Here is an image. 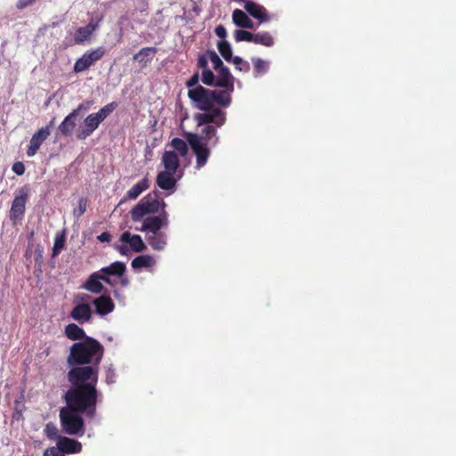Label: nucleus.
I'll return each instance as SVG.
<instances>
[{
    "label": "nucleus",
    "instance_id": "obj_1",
    "mask_svg": "<svg viewBox=\"0 0 456 456\" xmlns=\"http://www.w3.org/2000/svg\"><path fill=\"white\" fill-rule=\"evenodd\" d=\"M70 389L65 395L67 407L60 411L63 430L70 436L83 435L84 420L79 412L93 417L97 402L96 384L98 369L93 366H80L68 373Z\"/></svg>",
    "mask_w": 456,
    "mask_h": 456
},
{
    "label": "nucleus",
    "instance_id": "obj_2",
    "mask_svg": "<svg viewBox=\"0 0 456 456\" xmlns=\"http://www.w3.org/2000/svg\"><path fill=\"white\" fill-rule=\"evenodd\" d=\"M102 356V347L94 339L86 338L85 341L74 344L70 348L68 362L72 364L99 362Z\"/></svg>",
    "mask_w": 456,
    "mask_h": 456
},
{
    "label": "nucleus",
    "instance_id": "obj_3",
    "mask_svg": "<svg viewBox=\"0 0 456 456\" xmlns=\"http://www.w3.org/2000/svg\"><path fill=\"white\" fill-rule=\"evenodd\" d=\"M117 104L110 102L98 112L88 115L83 124L77 129V137L79 140H85L95 131L100 124L116 109Z\"/></svg>",
    "mask_w": 456,
    "mask_h": 456
},
{
    "label": "nucleus",
    "instance_id": "obj_4",
    "mask_svg": "<svg viewBox=\"0 0 456 456\" xmlns=\"http://www.w3.org/2000/svg\"><path fill=\"white\" fill-rule=\"evenodd\" d=\"M165 206V202H160L155 196L149 194L143 197L131 210L132 220L134 222L142 221L145 216L157 213L160 208H164Z\"/></svg>",
    "mask_w": 456,
    "mask_h": 456
},
{
    "label": "nucleus",
    "instance_id": "obj_5",
    "mask_svg": "<svg viewBox=\"0 0 456 456\" xmlns=\"http://www.w3.org/2000/svg\"><path fill=\"white\" fill-rule=\"evenodd\" d=\"M185 136L196 155V167L201 168L206 165L210 155V151L207 148L206 142L200 134L187 133Z\"/></svg>",
    "mask_w": 456,
    "mask_h": 456
},
{
    "label": "nucleus",
    "instance_id": "obj_6",
    "mask_svg": "<svg viewBox=\"0 0 456 456\" xmlns=\"http://www.w3.org/2000/svg\"><path fill=\"white\" fill-rule=\"evenodd\" d=\"M188 96L200 110H210L214 107L213 91L206 89L201 86L190 89Z\"/></svg>",
    "mask_w": 456,
    "mask_h": 456
},
{
    "label": "nucleus",
    "instance_id": "obj_7",
    "mask_svg": "<svg viewBox=\"0 0 456 456\" xmlns=\"http://www.w3.org/2000/svg\"><path fill=\"white\" fill-rule=\"evenodd\" d=\"M168 224V216L167 212H162L159 216H151L142 220V226L135 228V230L146 232V235L150 233H155L161 232L160 229Z\"/></svg>",
    "mask_w": 456,
    "mask_h": 456
},
{
    "label": "nucleus",
    "instance_id": "obj_8",
    "mask_svg": "<svg viewBox=\"0 0 456 456\" xmlns=\"http://www.w3.org/2000/svg\"><path fill=\"white\" fill-rule=\"evenodd\" d=\"M206 111L205 113H198L194 116L199 126L205 124H215L217 126H222L225 123V113L220 110L212 108L210 110Z\"/></svg>",
    "mask_w": 456,
    "mask_h": 456
},
{
    "label": "nucleus",
    "instance_id": "obj_9",
    "mask_svg": "<svg viewBox=\"0 0 456 456\" xmlns=\"http://www.w3.org/2000/svg\"><path fill=\"white\" fill-rule=\"evenodd\" d=\"M53 120L50 122L49 126L40 128L32 135L29 142V145L27 150V155L28 157L35 156L43 142L48 138V136L51 134V126H53Z\"/></svg>",
    "mask_w": 456,
    "mask_h": 456
},
{
    "label": "nucleus",
    "instance_id": "obj_10",
    "mask_svg": "<svg viewBox=\"0 0 456 456\" xmlns=\"http://www.w3.org/2000/svg\"><path fill=\"white\" fill-rule=\"evenodd\" d=\"M104 54V51L102 48L86 53L81 58H79L75 65L74 71L78 73L85 71L91 67L96 61L100 60Z\"/></svg>",
    "mask_w": 456,
    "mask_h": 456
},
{
    "label": "nucleus",
    "instance_id": "obj_11",
    "mask_svg": "<svg viewBox=\"0 0 456 456\" xmlns=\"http://www.w3.org/2000/svg\"><path fill=\"white\" fill-rule=\"evenodd\" d=\"M92 310L88 304L78 303L71 311L70 316L78 322H86L90 320Z\"/></svg>",
    "mask_w": 456,
    "mask_h": 456
},
{
    "label": "nucleus",
    "instance_id": "obj_12",
    "mask_svg": "<svg viewBox=\"0 0 456 456\" xmlns=\"http://www.w3.org/2000/svg\"><path fill=\"white\" fill-rule=\"evenodd\" d=\"M175 175V173L167 170L159 173L157 176L158 186L166 191L174 190L176 183Z\"/></svg>",
    "mask_w": 456,
    "mask_h": 456
},
{
    "label": "nucleus",
    "instance_id": "obj_13",
    "mask_svg": "<svg viewBox=\"0 0 456 456\" xmlns=\"http://www.w3.org/2000/svg\"><path fill=\"white\" fill-rule=\"evenodd\" d=\"M120 241L128 243L131 248L135 252H142L146 248L141 236L137 234H131L129 232L122 233Z\"/></svg>",
    "mask_w": 456,
    "mask_h": 456
},
{
    "label": "nucleus",
    "instance_id": "obj_14",
    "mask_svg": "<svg viewBox=\"0 0 456 456\" xmlns=\"http://www.w3.org/2000/svg\"><path fill=\"white\" fill-rule=\"evenodd\" d=\"M101 280L110 282V280L105 275H100L98 273H93L88 281L84 285V288L93 293H100L102 290V284L101 283Z\"/></svg>",
    "mask_w": 456,
    "mask_h": 456
},
{
    "label": "nucleus",
    "instance_id": "obj_15",
    "mask_svg": "<svg viewBox=\"0 0 456 456\" xmlns=\"http://www.w3.org/2000/svg\"><path fill=\"white\" fill-rule=\"evenodd\" d=\"M96 313L101 315H105L111 313L114 309V303L110 297L102 296L93 301Z\"/></svg>",
    "mask_w": 456,
    "mask_h": 456
},
{
    "label": "nucleus",
    "instance_id": "obj_16",
    "mask_svg": "<svg viewBox=\"0 0 456 456\" xmlns=\"http://www.w3.org/2000/svg\"><path fill=\"white\" fill-rule=\"evenodd\" d=\"M232 22L239 28H252L254 27L253 20L248 17V15L242 10L236 9L233 11L232 15Z\"/></svg>",
    "mask_w": 456,
    "mask_h": 456
},
{
    "label": "nucleus",
    "instance_id": "obj_17",
    "mask_svg": "<svg viewBox=\"0 0 456 456\" xmlns=\"http://www.w3.org/2000/svg\"><path fill=\"white\" fill-rule=\"evenodd\" d=\"M217 73L216 86L220 87L229 88L233 91L232 77L229 72V69L223 66L219 68V70H216Z\"/></svg>",
    "mask_w": 456,
    "mask_h": 456
},
{
    "label": "nucleus",
    "instance_id": "obj_18",
    "mask_svg": "<svg viewBox=\"0 0 456 456\" xmlns=\"http://www.w3.org/2000/svg\"><path fill=\"white\" fill-rule=\"evenodd\" d=\"M162 163L165 167L164 170L176 173L180 166L177 153H175V151H165V153L162 156Z\"/></svg>",
    "mask_w": 456,
    "mask_h": 456
},
{
    "label": "nucleus",
    "instance_id": "obj_19",
    "mask_svg": "<svg viewBox=\"0 0 456 456\" xmlns=\"http://www.w3.org/2000/svg\"><path fill=\"white\" fill-rule=\"evenodd\" d=\"M77 112H70L59 126V131L66 136L72 135L77 126Z\"/></svg>",
    "mask_w": 456,
    "mask_h": 456
},
{
    "label": "nucleus",
    "instance_id": "obj_20",
    "mask_svg": "<svg viewBox=\"0 0 456 456\" xmlns=\"http://www.w3.org/2000/svg\"><path fill=\"white\" fill-rule=\"evenodd\" d=\"M146 240L155 250H162L167 245V234L163 232L150 233L146 235Z\"/></svg>",
    "mask_w": 456,
    "mask_h": 456
},
{
    "label": "nucleus",
    "instance_id": "obj_21",
    "mask_svg": "<svg viewBox=\"0 0 456 456\" xmlns=\"http://www.w3.org/2000/svg\"><path fill=\"white\" fill-rule=\"evenodd\" d=\"M57 445L62 452L74 453L81 451V444L76 440L61 436L57 442Z\"/></svg>",
    "mask_w": 456,
    "mask_h": 456
},
{
    "label": "nucleus",
    "instance_id": "obj_22",
    "mask_svg": "<svg viewBox=\"0 0 456 456\" xmlns=\"http://www.w3.org/2000/svg\"><path fill=\"white\" fill-rule=\"evenodd\" d=\"M156 53V48L154 47H145L142 48L134 54V60L142 64V67L146 66L151 60L154 58Z\"/></svg>",
    "mask_w": 456,
    "mask_h": 456
},
{
    "label": "nucleus",
    "instance_id": "obj_23",
    "mask_svg": "<svg viewBox=\"0 0 456 456\" xmlns=\"http://www.w3.org/2000/svg\"><path fill=\"white\" fill-rule=\"evenodd\" d=\"M214 93V105L217 104L221 107L226 108L231 103V90H212Z\"/></svg>",
    "mask_w": 456,
    "mask_h": 456
},
{
    "label": "nucleus",
    "instance_id": "obj_24",
    "mask_svg": "<svg viewBox=\"0 0 456 456\" xmlns=\"http://www.w3.org/2000/svg\"><path fill=\"white\" fill-rule=\"evenodd\" d=\"M217 48L221 55L228 61H233L235 64H239L241 62V59L240 57H234L232 59V52L230 44L226 40H220L217 43Z\"/></svg>",
    "mask_w": 456,
    "mask_h": 456
},
{
    "label": "nucleus",
    "instance_id": "obj_25",
    "mask_svg": "<svg viewBox=\"0 0 456 456\" xmlns=\"http://www.w3.org/2000/svg\"><path fill=\"white\" fill-rule=\"evenodd\" d=\"M95 29L96 25H94L93 23H89L86 27L77 28L74 37L75 42L77 44L85 42L91 37Z\"/></svg>",
    "mask_w": 456,
    "mask_h": 456
},
{
    "label": "nucleus",
    "instance_id": "obj_26",
    "mask_svg": "<svg viewBox=\"0 0 456 456\" xmlns=\"http://www.w3.org/2000/svg\"><path fill=\"white\" fill-rule=\"evenodd\" d=\"M149 188V181L144 178L129 189L126 194L128 200H135L142 191Z\"/></svg>",
    "mask_w": 456,
    "mask_h": 456
},
{
    "label": "nucleus",
    "instance_id": "obj_27",
    "mask_svg": "<svg viewBox=\"0 0 456 456\" xmlns=\"http://www.w3.org/2000/svg\"><path fill=\"white\" fill-rule=\"evenodd\" d=\"M25 203H26V196L25 195L17 196L13 200L12 208H11V216L12 218H18L24 213Z\"/></svg>",
    "mask_w": 456,
    "mask_h": 456
},
{
    "label": "nucleus",
    "instance_id": "obj_28",
    "mask_svg": "<svg viewBox=\"0 0 456 456\" xmlns=\"http://www.w3.org/2000/svg\"><path fill=\"white\" fill-rule=\"evenodd\" d=\"M65 334L71 340H77L85 338L84 330L75 323H70L66 326Z\"/></svg>",
    "mask_w": 456,
    "mask_h": 456
},
{
    "label": "nucleus",
    "instance_id": "obj_29",
    "mask_svg": "<svg viewBox=\"0 0 456 456\" xmlns=\"http://www.w3.org/2000/svg\"><path fill=\"white\" fill-rule=\"evenodd\" d=\"M155 260L152 256L148 255L139 256L135 257L132 262L134 268L150 267L154 265Z\"/></svg>",
    "mask_w": 456,
    "mask_h": 456
},
{
    "label": "nucleus",
    "instance_id": "obj_30",
    "mask_svg": "<svg viewBox=\"0 0 456 456\" xmlns=\"http://www.w3.org/2000/svg\"><path fill=\"white\" fill-rule=\"evenodd\" d=\"M171 147L175 150L181 157H185L188 153L187 142L180 138H174L170 143Z\"/></svg>",
    "mask_w": 456,
    "mask_h": 456
},
{
    "label": "nucleus",
    "instance_id": "obj_31",
    "mask_svg": "<svg viewBox=\"0 0 456 456\" xmlns=\"http://www.w3.org/2000/svg\"><path fill=\"white\" fill-rule=\"evenodd\" d=\"M126 270V265L121 262H115L108 267L102 269V272L107 274L121 275Z\"/></svg>",
    "mask_w": 456,
    "mask_h": 456
},
{
    "label": "nucleus",
    "instance_id": "obj_32",
    "mask_svg": "<svg viewBox=\"0 0 456 456\" xmlns=\"http://www.w3.org/2000/svg\"><path fill=\"white\" fill-rule=\"evenodd\" d=\"M45 433L48 438L52 440H57V442L59 441V438L61 437L59 436L58 428L52 423L46 424L45 428Z\"/></svg>",
    "mask_w": 456,
    "mask_h": 456
},
{
    "label": "nucleus",
    "instance_id": "obj_33",
    "mask_svg": "<svg viewBox=\"0 0 456 456\" xmlns=\"http://www.w3.org/2000/svg\"><path fill=\"white\" fill-rule=\"evenodd\" d=\"M258 44L272 46L274 44L273 37L268 32H258Z\"/></svg>",
    "mask_w": 456,
    "mask_h": 456
},
{
    "label": "nucleus",
    "instance_id": "obj_34",
    "mask_svg": "<svg viewBox=\"0 0 456 456\" xmlns=\"http://www.w3.org/2000/svg\"><path fill=\"white\" fill-rule=\"evenodd\" d=\"M207 56L209 59L212 67L215 70H219V68H222L224 66V63L222 60L219 58V56L213 51L208 52Z\"/></svg>",
    "mask_w": 456,
    "mask_h": 456
},
{
    "label": "nucleus",
    "instance_id": "obj_35",
    "mask_svg": "<svg viewBox=\"0 0 456 456\" xmlns=\"http://www.w3.org/2000/svg\"><path fill=\"white\" fill-rule=\"evenodd\" d=\"M204 127L202 128V134L204 135H200L204 141L206 142V143H208V142L213 137L216 135V128L212 126V125H209V124H205L203 125Z\"/></svg>",
    "mask_w": 456,
    "mask_h": 456
},
{
    "label": "nucleus",
    "instance_id": "obj_36",
    "mask_svg": "<svg viewBox=\"0 0 456 456\" xmlns=\"http://www.w3.org/2000/svg\"><path fill=\"white\" fill-rule=\"evenodd\" d=\"M234 38L237 42L240 41H252L254 38L253 34L243 30V29H237L234 32Z\"/></svg>",
    "mask_w": 456,
    "mask_h": 456
},
{
    "label": "nucleus",
    "instance_id": "obj_37",
    "mask_svg": "<svg viewBox=\"0 0 456 456\" xmlns=\"http://www.w3.org/2000/svg\"><path fill=\"white\" fill-rule=\"evenodd\" d=\"M202 82L207 86H216V77L210 69H204L202 71Z\"/></svg>",
    "mask_w": 456,
    "mask_h": 456
},
{
    "label": "nucleus",
    "instance_id": "obj_38",
    "mask_svg": "<svg viewBox=\"0 0 456 456\" xmlns=\"http://www.w3.org/2000/svg\"><path fill=\"white\" fill-rule=\"evenodd\" d=\"M64 244H65L64 235L56 236L55 240H54L53 248V255L57 256L61 251V249L64 248Z\"/></svg>",
    "mask_w": 456,
    "mask_h": 456
},
{
    "label": "nucleus",
    "instance_id": "obj_39",
    "mask_svg": "<svg viewBox=\"0 0 456 456\" xmlns=\"http://www.w3.org/2000/svg\"><path fill=\"white\" fill-rule=\"evenodd\" d=\"M245 11L253 18H256V4L251 1H243Z\"/></svg>",
    "mask_w": 456,
    "mask_h": 456
},
{
    "label": "nucleus",
    "instance_id": "obj_40",
    "mask_svg": "<svg viewBox=\"0 0 456 456\" xmlns=\"http://www.w3.org/2000/svg\"><path fill=\"white\" fill-rule=\"evenodd\" d=\"M269 20L270 17L266 9L264 6L258 4V24L268 21Z\"/></svg>",
    "mask_w": 456,
    "mask_h": 456
},
{
    "label": "nucleus",
    "instance_id": "obj_41",
    "mask_svg": "<svg viewBox=\"0 0 456 456\" xmlns=\"http://www.w3.org/2000/svg\"><path fill=\"white\" fill-rule=\"evenodd\" d=\"M44 456H64L61 448L57 445L56 447H51L45 450Z\"/></svg>",
    "mask_w": 456,
    "mask_h": 456
},
{
    "label": "nucleus",
    "instance_id": "obj_42",
    "mask_svg": "<svg viewBox=\"0 0 456 456\" xmlns=\"http://www.w3.org/2000/svg\"><path fill=\"white\" fill-rule=\"evenodd\" d=\"M86 210V201L84 199H79L78 200V208L75 210V215L77 216H82Z\"/></svg>",
    "mask_w": 456,
    "mask_h": 456
},
{
    "label": "nucleus",
    "instance_id": "obj_43",
    "mask_svg": "<svg viewBox=\"0 0 456 456\" xmlns=\"http://www.w3.org/2000/svg\"><path fill=\"white\" fill-rule=\"evenodd\" d=\"M215 33L220 38V40H225L227 31L223 25L217 26L215 29Z\"/></svg>",
    "mask_w": 456,
    "mask_h": 456
},
{
    "label": "nucleus",
    "instance_id": "obj_44",
    "mask_svg": "<svg viewBox=\"0 0 456 456\" xmlns=\"http://www.w3.org/2000/svg\"><path fill=\"white\" fill-rule=\"evenodd\" d=\"M270 62L258 58V74L265 73L269 69Z\"/></svg>",
    "mask_w": 456,
    "mask_h": 456
},
{
    "label": "nucleus",
    "instance_id": "obj_45",
    "mask_svg": "<svg viewBox=\"0 0 456 456\" xmlns=\"http://www.w3.org/2000/svg\"><path fill=\"white\" fill-rule=\"evenodd\" d=\"M12 171L19 175H23L25 171L24 165L21 162H17L13 164Z\"/></svg>",
    "mask_w": 456,
    "mask_h": 456
},
{
    "label": "nucleus",
    "instance_id": "obj_46",
    "mask_svg": "<svg viewBox=\"0 0 456 456\" xmlns=\"http://www.w3.org/2000/svg\"><path fill=\"white\" fill-rule=\"evenodd\" d=\"M37 0H19L17 2V8L18 9H24L31 4H33Z\"/></svg>",
    "mask_w": 456,
    "mask_h": 456
},
{
    "label": "nucleus",
    "instance_id": "obj_47",
    "mask_svg": "<svg viewBox=\"0 0 456 456\" xmlns=\"http://www.w3.org/2000/svg\"><path fill=\"white\" fill-rule=\"evenodd\" d=\"M111 235L109 232H102L98 236V240L102 242H109L110 241Z\"/></svg>",
    "mask_w": 456,
    "mask_h": 456
},
{
    "label": "nucleus",
    "instance_id": "obj_48",
    "mask_svg": "<svg viewBox=\"0 0 456 456\" xmlns=\"http://www.w3.org/2000/svg\"><path fill=\"white\" fill-rule=\"evenodd\" d=\"M199 77L198 75L195 74L191 77V78L187 82V86L191 87L194 86L198 83Z\"/></svg>",
    "mask_w": 456,
    "mask_h": 456
},
{
    "label": "nucleus",
    "instance_id": "obj_49",
    "mask_svg": "<svg viewBox=\"0 0 456 456\" xmlns=\"http://www.w3.org/2000/svg\"><path fill=\"white\" fill-rule=\"evenodd\" d=\"M199 63H200V66L205 69L208 61L204 57H200L199 60Z\"/></svg>",
    "mask_w": 456,
    "mask_h": 456
},
{
    "label": "nucleus",
    "instance_id": "obj_50",
    "mask_svg": "<svg viewBox=\"0 0 456 456\" xmlns=\"http://www.w3.org/2000/svg\"><path fill=\"white\" fill-rule=\"evenodd\" d=\"M86 110V108L85 107L84 104H79L77 106V109H75L73 111H76L77 112V117L78 116V113L81 111V110Z\"/></svg>",
    "mask_w": 456,
    "mask_h": 456
},
{
    "label": "nucleus",
    "instance_id": "obj_51",
    "mask_svg": "<svg viewBox=\"0 0 456 456\" xmlns=\"http://www.w3.org/2000/svg\"><path fill=\"white\" fill-rule=\"evenodd\" d=\"M79 300L82 302L89 300L90 297L86 294H82L78 296Z\"/></svg>",
    "mask_w": 456,
    "mask_h": 456
},
{
    "label": "nucleus",
    "instance_id": "obj_52",
    "mask_svg": "<svg viewBox=\"0 0 456 456\" xmlns=\"http://www.w3.org/2000/svg\"><path fill=\"white\" fill-rule=\"evenodd\" d=\"M110 378H112V375H110V376L107 377V381L108 382H112V380H110Z\"/></svg>",
    "mask_w": 456,
    "mask_h": 456
},
{
    "label": "nucleus",
    "instance_id": "obj_53",
    "mask_svg": "<svg viewBox=\"0 0 456 456\" xmlns=\"http://www.w3.org/2000/svg\"><path fill=\"white\" fill-rule=\"evenodd\" d=\"M110 378H112V375H110V376L107 377V381L108 382H112V380H110Z\"/></svg>",
    "mask_w": 456,
    "mask_h": 456
},
{
    "label": "nucleus",
    "instance_id": "obj_54",
    "mask_svg": "<svg viewBox=\"0 0 456 456\" xmlns=\"http://www.w3.org/2000/svg\"><path fill=\"white\" fill-rule=\"evenodd\" d=\"M122 283H123V285H125V286H126V285H127V281H126V280H123V281H122Z\"/></svg>",
    "mask_w": 456,
    "mask_h": 456
},
{
    "label": "nucleus",
    "instance_id": "obj_55",
    "mask_svg": "<svg viewBox=\"0 0 456 456\" xmlns=\"http://www.w3.org/2000/svg\"><path fill=\"white\" fill-rule=\"evenodd\" d=\"M120 252H121V253H125V248H120Z\"/></svg>",
    "mask_w": 456,
    "mask_h": 456
}]
</instances>
